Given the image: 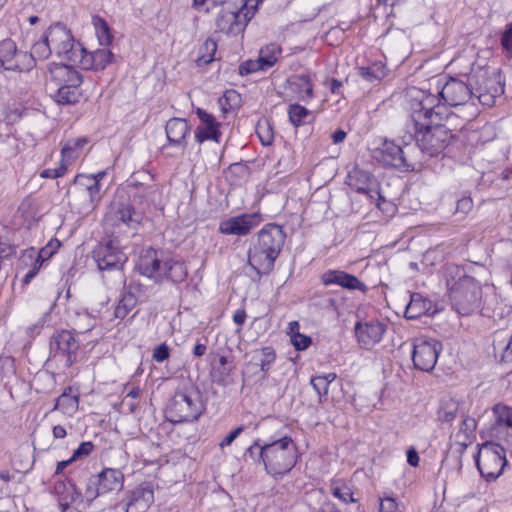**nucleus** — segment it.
<instances>
[{
    "label": "nucleus",
    "mask_w": 512,
    "mask_h": 512,
    "mask_svg": "<svg viewBox=\"0 0 512 512\" xmlns=\"http://www.w3.org/2000/svg\"><path fill=\"white\" fill-rule=\"evenodd\" d=\"M405 130L416 145L430 156H437L449 144L448 132L440 125L438 115H432V102H423L418 88L407 91Z\"/></svg>",
    "instance_id": "f257e3e1"
},
{
    "label": "nucleus",
    "mask_w": 512,
    "mask_h": 512,
    "mask_svg": "<svg viewBox=\"0 0 512 512\" xmlns=\"http://www.w3.org/2000/svg\"><path fill=\"white\" fill-rule=\"evenodd\" d=\"M136 268L141 275L156 283H161L164 280L178 283L184 281L187 276L184 263L165 256L163 252L152 247L141 250Z\"/></svg>",
    "instance_id": "f03ea898"
},
{
    "label": "nucleus",
    "mask_w": 512,
    "mask_h": 512,
    "mask_svg": "<svg viewBox=\"0 0 512 512\" xmlns=\"http://www.w3.org/2000/svg\"><path fill=\"white\" fill-rule=\"evenodd\" d=\"M79 46L80 42L74 39L71 29L63 23L56 22L51 24L33 44V55H36L38 60H46L55 55L71 64Z\"/></svg>",
    "instance_id": "7ed1b4c3"
},
{
    "label": "nucleus",
    "mask_w": 512,
    "mask_h": 512,
    "mask_svg": "<svg viewBox=\"0 0 512 512\" xmlns=\"http://www.w3.org/2000/svg\"><path fill=\"white\" fill-rule=\"evenodd\" d=\"M418 95L423 102H432V115L439 114V122L443 130L448 132L450 141L455 137L456 132L462 131L466 125L474 120L478 113L476 104H469L465 107H458L456 111H451L450 108L443 104L437 95L430 91L418 88Z\"/></svg>",
    "instance_id": "20e7f679"
},
{
    "label": "nucleus",
    "mask_w": 512,
    "mask_h": 512,
    "mask_svg": "<svg viewBox=\"0 0 512 512\" xmlns=\"http://www.w3.org/2000/svg\"><path fill=\"white\" fill-rule=\"evenodd\" d=\"M258 456L270 475L282 476L295 466L297 447L291 437L284 436L260 447Z\"/></svg>",
    "instance_id": "39448f33"
},
{
    "label": "nucleus",
    "mask_w": 512,
    "mask_h": 512,
    "mask_svg": "<svg viewBox=\"0 0 512 512\" xmlns=\"http://www.w3.org/2000/svg\"><path fill=\"white\" fill-rule=\"evenodd\" d=\"M447 287L452 306L460 316H469L479 309L482 286L475 278L464 275L457 280H448Z\"/></svg>",
    "instance_id": "423d86ee"
},
{
    "label": "nucleus",
    "mask_w": 512,
    "mask_h": 512,
    "mask_svg": "<svg viewBox=\"0 0 512 512\" xmlns=\"http://www.w3.org/2000/svg\"><path fill=\"white\" fill-rule=\"evenodd\" d=\"M506 463L505 450L501 444L486 442L479 448L476 465L480 474L487 480L498 478Z\"/></svg>",
    "instance_id": "0eeeda50"
},
{
    "label": "nucleus",
    "mask_w": 512,
    "mask_h": 512,
    "mask_svg": "<svg viewBox=\"0 0 512 512\" xmlns=\"http://www.w3.org/2000/svg\"><path fill=\"white\" fill-rule=\"evenodd\" d=\"M38 60L33 55V46L31 51L27 52L18 49L16 43L6 38L0 41V68L6 71L26 72L33 69Z\"/></svg>",
    "instance_id": "6e6552de"
},
{
    "label": "nucleus",
    "mask_w": 512,
    "mask_h": 512,
    "mask_svg": "<svg viewBox=\"0 0 512 512\" xmlns=\"http://www.w3.org/2000/svg\"><path fill=\"white\" fill-rule=\"evenodd\" d=\"M201 413L202 405L196 394L178 392L166 409V418L172 423L191 422L197 420Z\"/></svg>",
    "instance_id": "1a4fd4ad"
},
{
    "label": "nucleus",
    "mask_w": 512,
    "mask_h": 512,
    "mask_svg": "<svg viewBox=\"0 0 512 512\" xmlns=\"http://www.w3.org/2000/svg\"><path fill=\"white\" fill-rule=\"evenodd\" d=\"M441 88L435 95L443 100V104L452 106L455 108L465 107L469 104H475L470 102L472 99V88L464 81L457 78H449L445 83H442L441 79H437V89Z\"/></svg>",
    "instance_id": "9d476101"
},
{
    "label": "nucleus",
    "mask_w": 512,
    "mask_h": 512,
    "mask_svg": "<svg viewBox=\"0 0 512 512\" xmlns=\"http://www.w3.org/2000/svg\"><path fill=\"white\" fill-rule=\"evenodd\" d=\"M282 47L272 42L261 47L257 59H248L239 65V74L250 75L260 71H267L276 65L282 55Z\"/></svg>",
    "instance_id": "9b49d317"
},
{
    "label": "nucleus",
    "mask_w": 512,
    "mask_h": 512,
    "mask_svg": "<svg viewBox=\"0 0 512 512\" xmlns=\"http://www.w3.org/2000/svg\"><path fill=\"white\" fill-rule=\"evenodd\" d=\"M442 344L435 339L419 338L414 341L412 360L415 368L430 372L434 369Z\"/></svg>",
    "instance_id": "f8f14e48"
},
{
    "label": "nucleus",
    "mask_w": 512,
    "mask_h": 512,
    "mask_svg": "<svg viewBox=\"0 0 512 512\" xmlns=\"http://www.w3.org/2000/svg\"><path fill=\"white\" fill-rule=\"evenodd\" d=\"M373 159L384 167H393L404 172L415 170V164L408 162L402 148L393 141L385 140L373 150Z\"/></svg>",
    "instance_id": "ddd939ff"
},
{
    "label": "nucleus",
    "mask_w": 512,
    "mask_h": 512,
    "mask_svg": "<svg viewBox=\"0 0 512 512\" xmlns=\"http://www.w3.org/2000/svg\"><path fill=\"white\" fill-rule=\"evenodd\" d=\"M114 54L108 49L89 52L81 43L72 58L73 65L84 70L102 71L112 63Z\"/></svg>",
    "instance_id": "4468645a"
},
{
    "label": "nucleus",
    "mask_w": 512,
    "mask_h": 512,
    "mask_svg": "<svg viewBox=\"0 0 512 512\" xmlns=\"http://www.w3.org/2000/svg\"><path fill=\"white\" fill-rule=\"evenodd\" d=\"M92 258L102 271L121 269L127 261L126 255L112 240L99 243L92 251Z\"/></svg>",
    "instance_id": "2eb2a0df"
},
{
    "label": "nucleus",
    "mask_w": 512,
    "mask_h": 512,
    "mask_svg": "<svg viewBox=\"0 0 512 512\" xmlns=\"http://www.w3.org/2000/svg\"><path fill=\"white\" fill-rule=\"evenodd\" d=\"M241 8L223 7L216 18L217 31L227 35L236 36L242 33L247 25L248 18Z\"/></svg>",
    "instance_id": "dca6fc26"
},
{
    "label": "nucleus",
    "mask_w": 512,
    "mask_h": 512,
    "mask_svg": "<svg viewBox=\"0 0 512 512\" xmlns=\"http://www.w3.org/2000/svg\"><path fill=\"white\" fill-rule=\"evenodd\" d=\"M262 222L260 213H243L224 219L219 223V232L223 235L246 236Z\"/></svg>",
    "instance_id": "f3484780"
},
{
    "label": "nucleus",
    "mask_w": 512,
    "mask_h": 512,
    "mask_svg": "<svg viewBox=\"0 0 512 512\" xmlns=\"http://www.w3.org/2000/svg\"><path fill=\"white\" fill-rule=\"evenodd\" d=\"M195 114L199 119V124L194 132L195 141L199 144L206 141L219 144L222 139L221 123L217 121L212 113L203 108H197Z\"/></svg>",
    "instance_id": "a211bd4d"
},
{
    "label": "nucleus",
    "mask_w": 512,
    "mask_h": 512,
    "mask_svg": "<svg viewBox=\"0 0 512 512\" xmlns=\"http://www.w3.org/2000/svg\"><path fill=\"white\" fill-rule=\"evenodd\" d=\"M345 183L355 192L367 195L370 199H374V194L377 196V207L381 208V202H385L384 197L380 191H373L372 185L374 184L373 175L358 166L353 167L347 174Z\"/></svg>",
    "instance_id": "6ab92c4d"
},
{
    "label": "nucleus",
    "mask_w": 512,
    "mask_h": 512,
    "mask_svg": "<svg viewBox=\"0 0 512 512\" xmlns=\"http://www.w3.org/2000/svg\"><path fill=\"white\" fill-rule=\"evenodd\" d=\"M492 412L494 415L492 436L512 446V408L499 403L493 406Z\"/></svg>",
    "instance_id": "aec40b11"
},
{
    "label": "nucleus",
    "mask_w": 512,
    "mask_h": 512,
    "mask_svg": "<svg viewBox=\"0 0 512 512\" xmlns=\"http://www.w3.org/2000/svg\"><path fill=\"white\" fill-rule=\"evenodd\" d=\"M320 282L323 286H340L343 289L353 291L358 290L362 293L368 291L367 285L357 276L340 269H328L320 275Z\"/></svg>",
    "instance_id": "412c9836"
},
{
    "label": "nucleus",
    "mask_w": 512,
    "mask_h": 512,
    "mask_svg": "<svg viewBox=\"0 0 512 512\" xmlns=\"http://www.w3.org/2000/svg\"><path fill=\"white\" fill-rule=\"evenodd\" d=\"M285 239L286 233L282 226L276 223H267L258 232L256 244L279 256Z\"/></svg>",
    "instance_id": "4be33fe9"
},
{
    "label": "nucleus",
    "mask_w": 512,
    "mask_h": 512,
    "mask_svg": "<svg viewBox=\"0 0 512 512\" xmlns=\"http://www.w3.org/2000/svg\"><path fill=\"white\" fill-rule=\"evenodd\" d=\"M286 87L292 98L299 102L310 103L315 98L314 82L309 73L290 76Z\"/></svg>",
    "instance_id": "5701e85b"
},
{
    "label": "nucleus",
    "mask_w": 512,
    "mask_h": 512,
    "mask_svg": "<svg viewBox=\"0 0 512 512\" xmlns=\"http://www.w3.org/2000/svg\"><path fill=\"white\" fill-rule=\"evenodd\" d=\"M247 256L248 265L259 278L263 275H269L273 271L275 261L279 257L256 243L249 249Z\"/></svg>",
    "instance_id": "b1692460"
},
{
    "label": "nucleus",
    "mask_w": 512,
    "mask_h": 512,
    "mask_svg": "<svg viewBox=\"0 0 512 512\" xmlns=\"http://www.w3.org/2000/svg\"><path fill=\"white\" fill-rule=\"evenodd\" d=\"M354 330L359 344L370 348L381 340L386 326L383 322H356Z\"/></svg>",
    "instance_id": "393cba45"
},
{
    "label": "nucleus",
    "mask_w": 512,
    "mask_h": 512,
    "mask_svg": "<svg viewBox=\"0 0 512 512\" xmlns=\"http://www.w3.org/2000/svg\"><path fill=\"white\" fill-rule=\"evenodd\" d=\"M73 64L68 65L64 63H51L48 68L49 83L54 85L56 89L62 86H70L72 82L70 80L78 79L83 82L82 74L76 70Z\"/></svg>",
    "instance_id": "a878e982"
},
{
    "label": "nucleus",
    "mask_w": 512,
    "mask_h": 512,
    "mask_svg": "<svg viewBox=\"0 0 512 512\" xmlns=\"http://www.w3.org/2000/svg\"><path fill=\"white\" fill-rule=\"evenodd\" d=\"M54 493L58 497L60 506L63 509L70 505H80L83 503L82 494L77 490L74 483L69 480H59L54 484Z\"/></svg>",
    "instance_id": "bb28decb"
},
{
    "label": "nucleus",
    "mask_w": 512,
    "mask_h": 512,
    "mask_svg": "<svg viewBox=\"0 0 512 512\" xmlns=\"http://www.w3.org/2000/svg\"><path fill=\"white\" fill-rule=\"evenodd\" d=\"M154 501V492L150 485L139 486L131 492L126 512H145Z\"/></svg>",
    "instance_id": "cd10ccee"
},
{
    "label": "nucleus",
    "mask_w": 512,
    "mask_h": 512,
    "mask_svg": "<svg viewBox=\"0 0 512 512\" xmlns=\"http://www.w3.org/2000/svg\"><path fill=\"white\" fill-rule=\"evenodd\" d=\"M70 82H72V85L62 86L56 89L52 96L56 103L60 105H76L85 98L81 87L83 82L74 78L70 80Z\"/></svg>",
    "instance_id": "c85d7f7f"
},
{
    "label": "nucleus",
    "mask_w": 512,
    "mask_h": 512,
    "mask_svg": "<svg viewBox=\"0 0 512 512\" xmlns=\"http://www.w3.org/2000/svg\"><path fill=\"white\" fill-rule=\"evenodd\" d=\"M88 142L89 139L86 136L68 139L61 147L60 161L69 167L72 162L80 158Z\"/></svg>",
    "instance_id": "c756f323"
},
{
    "label": "nucleus",
    "mask_w": 512,
    "mask_h": 512,
    "mask_svg": "<svg viewBox=\"0 0 512 512\" xmlns=\"http://www.w3.org/2000/svg\"><path fill=\"white\" fill-rule=\"evenodd\" d=\"M477 423L473 417L462 414L457 431L454 433L456 444L465 449L475 439Z\"/></svg>",
    "instance_id": "7c9ffc66"
},
{
    "label": "nucleus",
    "mask_w": 512,
    "mask_h": 512,
    "mask_svg": "<svg viewBox=\"0 0 512 512\" xmlns=\"http://www.w3.org/2000/svg\"><path fill=\"white\" fill-rule=\"evenodd\" d=\"M52 347L56 346V356H63L66 358L68 365L71 364V354L78 348V345L75 341L74 335L67 330H62L55 337L52 342Z\"/></svg>",
    "instance_id": "2f4dec72"
},
{
    "label": "nucleus",
    "mask_w": 512,
    "mask_h": 512,
    "mask_svg": "<svg viewBox=\"0 0 512 512\" xmlns=\"http://www.w3.org/2000/svg\"><path fill=\"white\" fill-rule=\"evenodd\" d=\"M165 130L170 143L183 144L186 136L190 133L191 127L186 119L175 117L167 121Z\"/></svg>",
    "instance_id": "473e14b6"
},
{
    "label": "nucleus",
    "mask_w": 512,
    "mask_h": 512,
    "mask_svg": "<svg viewBox=\"0 0 512 512\" xmlns=\"http://www.w3.org/2000/svg\"><path fill=\"white\" fill-rule=\"evenodd\" d=\"M95 476L100 480V486L104 493L119 491L123 486L124 476L118 469L107 468Z\"/></svg>",
    "instance_id": "72a5a7b5"
},
{
    "label": "nucleus",
    "mask_w": 512,
    "mask_h": 512,
    "mask_svg": "<svg viewBox=\"0 0 512 512\" xmlns=\"http://www.w3.org/2000/svg\"><path fill=\"white\" fill-rule=\"evenodd\" d=\"M431 302L420 295H413L405 310L406 320H417L422 316H431L429 313Z\"/></svg>",
    "instance_id": "f704fd0d"
},
{
    "label": "nucleus",
    "mask_w": 512,
    "mask_h": 512,
    "mask_svg": "<svg viewBox=\"0 0 512 512\" xmlns=\"http://www.w3.org/2000/svg\"><path fill=\"white\" fill-rule=\"evenodd\" d=\"M389 69L385 62L376 60L368 66L358 67V74L367 82L381 81L388 75Z\"/></svg>",
    "instance_id": "c9c22d12"
},
{
    "label": "nucleus",
    "mask_w": 512,
    "mask_h": 512,
    "mask_svg": "<svg viewBox=\"0 0 512 512\" xmlns=\"http://www.w3.org/2000/svg\"><path fill=\"white\" fill-rule=\"evenodd\" d=\"M275 359L276 353L274 349L272 347H264L254 352L248 367L259 368L263 372V377H265Z\"/></svg>",
    "instance_id": "e433bc0d"
},
{
    "label": "nucleus",
    "mask_w": 512,
    "mask_h": 512,
    "mask_svg": "<svg viewBox=\"0 0 512 512\" xmlns=\"http://www.w3.org/2000/svg\"><path fill=\"white\" fill-rule=\"evenodd\" d=\"M91 23L95 31L96 38L98 43L103 47H108L113 43L114 35L112 32V28L100 15H92Z\"/></svg>",
    "instance_id": "4c0bfd02"
},
{
    "label": "nucleus",
    "mask_w": 512,
    "mask_h": 512,
    "mask_svg": "<svg viewBox=\"0 0 512 512\" xmlns=\"http://www.w3.org/2000/svg\"><path fill=\"white\" fill-rule=\"evenodd\" d=\"M287 334L290 337V342L297 351L306 350L312 343L310 336L300 331L299 322H289Z\"/></svg>",
    "instance_id": "58836bf2"
},
{
    "label": "nucleus",
    "mask_w": 512,
    "mask_h": 512,
    "mask_svg": "<svg viewBox=\"0 0 512 512\" xmlns=\"http://www.w3.org/2000/svg\"><path fill=\"white\" fill-rule=\"evenodd\" d=\"M117 219L128 227L135 228L141 223L142 217L130 203H122L116 211Z\"/></svg>",
    "instance_id": "ea45409f"
},
{
    "label": "nucleus",
    "mask_w": 512,
    "mask_h": 512,
    "mask_svg": "<svg viewBox=\"0 0 512 512\" xmlns=\"http://www.w3.org/2000/svg\"><path fill=\"white\" fill-rule=\"evenodd\" d=\"M460 411V404L453 398L444 397L438 409V419L441 422H452Z\"/></svg>",
    "instance_id": "a19ab883"
},
{
    "label": "nucleus",
    "mask_w": 512,
    "mask_h": 512,
    "mask_svg": "<svg viewBox=\"0 0 512 512\" xmlns=\"http://www.w3.org/2000/svg\"><path fill=\"white\" fill-rule=\"evenodd\" d=\"M217 51V43L212 38H207L199 47L198 55L196 58L197 66H204L211 63L215 58Z\"/></svg>",
    "instance_id": "79ce46f5"
},
{
    "label": "nucleus",
    "mask_w": 512,
    "mask_h": 512,
    "mask_svg": "<svg viewBox=\"0 0 512 512\" xmlns=\"http://www.w3.org/2000/svg\"><path fill=\"white\" fill-rule=\"evenodd\" d=\"M311 114L305 106L299 103L290 104L287 108V115L289 122L295 127L299 128L306 124V118Z\"/></svg>",
    "instance_id": "37998d69"
},
{
    "label": "nucleus",
    "mask_w": 512,
    "mask_h": 512,
    "mask_svg": "<svg viewBox=\"0 0 512 512\" xmlns=\"http://www.w3.org/2000/svg\"><path fill=\"white\" fill-rule=\"evenodd\" d=\"M241 102V95L234 89L226 90L218 99L221 112L225 115L236 109Z\"/></svg>",
    "instance_id": "c03bdc74"
},
{
    "label": "nucleus",
    "mask_w": 512,
    "mask_h": 512,
    "mask_svg": "<svg viewBox=\"0 0 512 512\" xmlns=\"http://www.w3.org/2000/svg\"><path fill=\"white\" fill-rule=\"evenodd\" d=\"M136 302L137 299L132 293H126L123 295L115 307V318L124 320L126 317H128L130 312L134 309Z\"/></svg>",
    "instance_id": "a18cd8bd"
},
{
    "label": "nucleus",
    "mask_w": 512,
    "mask_h": 512,
    "mask_svg": "<svg viewBox=\"0 0 512 512\" xmlns=\"http://www.w3.org/2000/svg\"><path fill=\"white\" fill-rule=\"evenodd\" d=\"M71 388H68V391L65 390L56 400V404L53 410L61 409L65 413H72L78 408V397L75 395H71L69 392Z\"/></svg>",
    "instance_id": "49530a36"
},
{
    "label": "nucleus",
    "mask_w": 512,
    "mask_h": 512,
    "mask_svg": "<svg viewBox=\"0 0 512 512\" xmlns=\"http://www.w3.org/2000/svg\"><path fill=\"white\" fill-rule=\"evenodd\" d=\"M100 494H104L100 486V480L95 475L91 476L87 482L85 493L82 494L83 502L86 501L90 504Z\"/></svg>",
    "instance_id": "de8ad7c7"
},
{
    "label": "nucleus",
    "mask_w": 512,
    "mask_h": 512,
    "mask_svg": "<svg viewBox=\"0 0 512 512\" xmlns=\"http://www.w3.org/2000/svg\"><path fill=\"white\" fill-rule=\"evenodd\" d=\"M331 493L333 496L344 503L356 502V499L353 497L351 488L344 483L334 482L331 485Z\"/></svg>",
    "instance_id": "09e8293b"
},
{
    "label": "nucleus",
    "mask_w": 512,
    "mask_h": 512,
    "mask_svg": "<svg viewBox=\"0 0 512 512\" xmlns=\"http://www.w3.org/2000/svg\"><path fill=\"white\" fill-rule=\"evenodd\" d=\"M61 245L59 239L51 238L48 243L39 250L36 258L42 260L43 263L46 262L58 252Z\"/></svg>",
    "instance_id": "8fccbe9b"
},
{
    "label": "nucleus",
    "mask_w": 512,
    "mask_h": 512,
    "mask_svg": "<svg viewBox=\"0 0 512 512\" xmlns=\"http://www.w3.org/2000/svg\"><path fill=\"white\" fill-rule=\"evenodd\" d=\"M500 43L507 56L512 58V22L506 24Z\"/></svg>",
    "instance_id": "3c124183"
},
{
    "label": "nucleus",
    "mask_w": 512,
    "mask_h": 512,
    "mask_svg": "<svg viewBox=\"0 0 512 512\" xmlns=\"http://www.w3.org/2000/svg\"><path fill=\"white\" fill-rule=\"evenodd\" d=\"M68 171V167L65 166L59 160V166L55 169L47 168L40 172V177L43 179H57L63 177Z\"/></svg>",
    "instance_id": "603ef678"
},
{
    "label": "nucleus",
    "mask_w": 512,
    "mask_h": 512,
    "mask_svg": "<svg viewBox=\"0 0 512 512\" xmlns=\"http://www.w3.org/2000/svg\"><path fill=\"white\" fill-rule=\"evenodd\" d=\"M311 385L319 395V401H322V397L326 396L328 393V381L321 376L313 377L311 379Z\"/></svg>",
    "instance_id": "864d4df0"
},
{
    "label": "nucleus",
    "mask_w": 512,
    "mask_h": 512,
    "mask_svg": "<svg viewBox=\"0 0 512 512\" xmlns=\"http://www.w3.org/2000/svg\"><path fill=\"white\" fill-rule=\"evenodd\" d=\"M94 445L92 442H82L79 447L73 452L71 460L77 461L87 457L93 451Z\"/></svg>",
    "instance_id": "5fc2aeb1"
},
{
    "label": "nucleus",
    "mask_w": 512,
    "mask_h": 512,
    "mask_svg": "<svg viewBox=\"0 0 512 512\" xmlns=\"http://www.w3.org/2000/svg\"><path fill=\"white\" fill-rule=\"evenodd\" d=\"M43 264L44 263L42 262V260L35 258L30 269L27 271V273L25 274V276L23 278V283L29 284L31 282V280L38 274V272L41 269V267L43 266Z\"/></svg>",
    "instance_id": "6e6d98bb"
},
{
    "label": "nucleus",
    "mask_w": 512,
    "mask_h": 512,
    "mask_svg": "<svg viewBox=\"0 0 512 512\" xmlns=\"http://www.w3.org/2000/svg\"><path fill=\"white\" fill-rule=\"evenodd\" d=\"M43 264L44 263L42 262V260L35 258L30 269L27 271V273L25 274V276L23 278V283L29 284L31 282V280L38 274V272L41 269V267L43 266Z\"/></svg>",
    "instance_id": "4d7b16f0"
},
{
    "label": "nucleus",
    "mask_w": 512,
    "mask_h": 512,
    "mask_svg": "<svg viewBox=\"0 0 512 512\" xmlns=\"http://www.w3.org/2000/svg\"><path fill=\"white\" fill-rule=\"evenodd\" d=\"M169 357V347L166 344H161L154 349L153 359L157 362H163Z\"/></svg>",
    "instance_id": "13d9d810"
},
{
    "label": "nucleus",
    "mask_w": 512,
    "mask_h": 512,
    "mask_svg": "<svg viewBox=\"0 0 512 512\" xmlns=\"http://www.w3.org/2000/svg\"><path fill=\"white\" fill-rule=\"evenodd\" d=\"M324 86L328 87L330 92L334 95L341 94V88L343 86L342 81L336 79V78H329L324 81Z\"/></svg>",
    "instance_id": "bf43d9fd"
},
{
    "label": "nucleus",
    "mask_w": 512,
    "mask_h": 512,
    "mask_svg": "<svg viewBox=\"0 0 512 512\" xmlns=\"http://www.w3.org/2000/svg\"><path fill=\"white\" fill-rule=\"evenodd\" d=\"M243 431V427L239 426L232 430L229 434H227L219 443L221 448H224L226 446H229L232 444V442L241 434Z\"/></svg>",
    "instance_id": "052dcab7"
},
{
    "label": "nucleus",
    "mask_w": 512,
    "mask_h": 512,
    "mask_svg": "<svg viewBox=\"0 0 512 512\" xmlns=\"http://www.w3.org/2000/svg\"><path fill=\"white\" fill-rule=\"evenodd\" d=\"M473 208V200L471 197H462L458 200L456 210L462 213H468Z\"/></svg>",
    "instance_id": "680f3d73"
},
{
    "label": "nucleus",
    "mask_w": 512,
    "mask_h": 512,
    "mask_svg": "<svg viewBox=\"0 0 512 512\" xmlns=\"http://www.w3.org/2000/svg\"><path fill=\"white\" fill-rule=\"evenodd\" d=\"M397 510V503L394 498L387 497L380 503V512H395Z\"/></svg>",
    "instance_id": "e2e57ef3"
},
{
    "label": "nucleus",
    "mask_w": 512,
    "mask_h": 512,
    "mask_svg": "<svg viewBox=\"0 0 512 512\" xmlns=\"http://www.w3.org/2000/svg\"><path fill=\"white\" fill-rule=\"evenodd\" d=\"M92 182L93 183L86 190L89 194L90 200L93 202L100 199L101 183H97V181Z\"/></svg>",
    "instance_id": "0e129e2a"
},
{
    "label": "nucleus",
    "mask_w": 512,
    "mask_h": 512,
    "mask_svg": "<svg viewBox=\"0 0 512 512\" xmlns=\"http://www.w3.org/2000/svg\"><path fill=\"white\" fill-rule=\"evenodd\" d=\"M94 181L90 174L79 173L74 178V183H80L87 189Z\"/></svg>",
    "instance_id": "69168bd1"
},
{
    "label": "nucleus",
    "mask_w": 512,
    "mask_h": 512,
    "mask_svg": "<svg viewBox=\"0 0 512 512\" xmlns=\"http://www.w3.org/2000/svg\"><path fill=\"white\" fill-rule=\"evenodd\" d=\"M260 447H262L258 441H256L253 445H251L248 449H247V454L254 460V461H257V462H261V458H259L258 456V452H259V449Z\"/></svg>",
    "instance_id": "338daca9"
},
{
    "label": "nucleus",
    "mask_w": 512,
    "mask_h": 512,
    "mask_svg": "<svg viewBox=\"0 0 512 512\" xmlns=\"http://www.w3.org/2000/svg\"><path fill=\"white\" fill-rule=\"evenodd\" d=\"M407 462L413 467H417L419 464L418 453L413 448L407 451Z\"/></svg>",
    "instance_id": "774afa93"
}]
</instances>
